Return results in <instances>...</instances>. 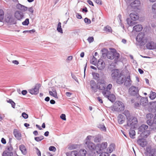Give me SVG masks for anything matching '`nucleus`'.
Instances as JSON below:
<instances>
[{
	"label": "nucleus",
	"mask_w": 156,
	"mask_h": 156,
	"mask_svg": "<svg viewBox=\"0 0 156 156\" xmlns=\"http://www.w3.org/2000/svg\"><path fill=\"white\" fill-rule=\"evenodd\" d=\"M105 81L103 80H100V81L98 82V83H97L98 84H105Z\"/></svg>",
	"instance_id": "nucleus-61"
},
{
	"label": "nucleus",
	"mask_w": 156,
	"mask_h": 156,
	"mask_svg": "<svg viewBox=\"0 0 156 156\" xmlns=\"http://www.w3.org/2000/svg\"><path fill=\"white\" fill-rule=\"evenodd\" d=\"M112 85L111 84H109L107 87H105V90H104L102 92H104L105 91H110V90L112 88Z\"/></svg>",
	"instance_id": "nucleus-42"
},
{
	"label": "nucleus",
	"mask_w": 156,
	"mask_h": 156,
	"mask_svg": "<svg viewBox=\"0 0 156 156\" xmlns=\"http://www.w3.org/2000/svg\"><path fill=\"white\" fill-rule=\"evenodd\" d=\"M4 12L3 10L0 9V20H3L4 18Z\"/></svg>",
	"instance_id": "nucleus-45"
},
{
	"label": "nucleus",
	"mask_w": 156,
	"mask_h": 156,
	"mask_svg": "<svg viewBox=\"0 0 156 156\" xmlns=\"http://www.w3.org/2000/svg\"><path fill=\"white\" fill-rule=\"evenodd\" d=\"M22 116L25 119H27L28 117V115L24 112L22 113Z\"/></svg>",
	"instance_id": "nucleus-54"
},
{
	"label": "nucleus",
	"mask_w": 156,
	"mask_h": 156,
	"mask_svg": "<svg viewBox=\"0 0 156 156\" xmlns=\"http://www.w3.org/2000/svg\"><path fill=\"white\" fill-rule=\"evenodd\" d=\"M125 118L122 114H119L118 117V121L120 124H122L124 122Z\"/></svg>",
	"instance_id": "nucleus-21"
},
{
	"label": "nucleus",
	"mask_w": 156,
	"mask_h": 156,
	"mask_svg": "<svg viewBox=\"0 0 156 156\" xmlns=\"http://www.w3.org/2000/svg\"><path fill=\"white\" fill-rule=\"evenodd\" d=\"M152 11L154 13H156V3L152 5Z\"/></svg>",
	"instance_id": "nucleus-46"
},
{
	"label": "nucleus",
	"mask_w": 156,
	"mask_h": 156,
	"mask_svg": "<svg viewBox=\"0 0 156 156\" xmlns=\"http://www.w3.org/2000/svg\"><path fill=\"white\" fill-rule=\"evenodd\" d=\"M102 94L105 97L107 98L112 102H113L115 101V96L112 94H111L110 91H106L102 92Z\"/></svg>",
	"instance_id": "nucleus-6"
},
{
	"label": "nucleus",
	"mask_w": 156,
	"mask_h": 156,
	"mask_svg": "<svg viewBox=\"0 0 156 156\" xmlns=\"http://www.w3.org/2000/svg\"><path fill=\"white\" fill-rule=\"evenodd\" d=\"M49 149L50 151H55L56 149L55 147L54 146H50L49 147Z\"/></svg>",
	"instance_id": "nucleus-56"
},
{
	"label": "nucleus",
	"mask_w": 156,
	"mask_h": 156,
	"mask_svg": "<svg viewBox=\"0 0 156 156\" xmlns=\"http://www.w3.org/2000/svg\"><path fill=\"white\" fill-rule=\"evenodd\" d=\"M13 134L15 137L18 140H20L21 139V134L20 132L17 129H15L13 131Z\"/></svg>",
	"instance_id": "nucleus-16"
},
{
	"label": "nucleus",
	"mask_w": 156,
	"mask_h": 156,
	"mask_svg": "<svg viewBox=\"0 0 156 156\" xmlns=\"http://www.w3.org/2000/svg\"><path fill=\"white\" fill-rule=\"evenodd\" d=\"M101 153H99L100 154L99 156H108V153L105 152L101 151Z\"/></svg>",
	"instance_id": "nucleus-50"
},
{
	"label": "nucleus",
	"mask_w": 156,
	"mask_h": 156,
	"mask_svg": "<svg viewBox=\"0 0 156 156\" xmlns=\"http://www.w3.org/2000/svg\"><path fill=\"white\" fill-rule=\"evenodd\" d=\"M13 153L12 152H7L4 151L2 154V156H12Z\"/></svg>",
	"instance_id": "nucleus-35"
},
{
	"label": "nucleus",
	"mask_w": 156,
	"mask_h": 156,
	"mask_svg": "<svg viewBox=\"0 0 156 156\" xmlns=\"http://www.w3.org/2000/svg\"><path fill=\"white\" fill-rule=\"evenodd\" d=\"M118 106L117 108L118 109V111H121L124 109V106L123 104L120 101H118L117 102Z\"/></svg>",
	"instance_id": "nucleus-25"
},
{
	"label": "nucleus",
	"mask_w": 156,
	"mask_h": 156,
	"mask_svg": "<svg viewBox=\"0 0 156 156\" xmlns=\"http://www.w3.org/2000/svg\"><path fill=\"white\" fill-rule=\"evenodd\" d=\"M156 156V149H152L151 147H146V151L144 153V156Z\"/></svg>",
	"instance_id": "nucleus-4"
},
{
	"label": "nucleus",
	"mask_w": 156,
	"mask_h": 156,
	"mask_svg": "<svg viewBox=\"0 0 156 156\" xmlns=\"http://www.w3.org/2000/svg\"><path fill=\"white\" fill-rule=\"evenodd\" d=\"M7 149L9 151H11L13 150V148L11 144H8L7 146Z\"/></svg>",
	"instance_id": "nucleus-52"
},
{
	"label": "nucleus",
	"mask_w": 156,
	"mask_h": 156,
	"mask_svg": "<svg viewBox=\"0 0 156 156\" xmlns=\"http://www.w3.org/2000/svg\"><path fill=\"white\" fill-rule=\"evenodd\" d=\"M101 140V138L100 136L98 135L96 136L94 138V141L95 142H99Z\"/></svg>",
	"instance_id": "nucleus-40"
},
{
	"label": "nucleus",
	"mask_w": 156,
	"mask_h": 156,
	"mask_svg": "<svg viewBox=\"0 0 156 156\" xmlns=\"http://www.w3.org/2000/svg\"><path fill=\"white\" fill-rule=\"evenodd\" d=\"M108 144L106 142L103 143L100 145V149L98 151H97V152L98 153H100L101 151L105 149L107 147Z\"/></svg>",
	"instance_id": "nucleus-22"
},
{
	"label": "nucleus",
	"mask_w": 156,
	"mask_h": 156,
	"mask_svg": "<svg viewBox=\"0 0 156 156\" xmlns=\"http://www.w3.org/2000/svg\"><path fill=\"white\" fill-rule=\"evenodd\" d=\"M90 85L92 90L94 93L97 92L98 90V84L94 80H91L90 81Z\"/></svg>",
	"instance_id": "nucleus-9"
},
{
	"label": "nucleus",
	"mask_w": 156,
	"mask_h": 156,
	"mask_svg": "<svg viewBox=\"0 0 156 156\" xmlns=\"http://www.w3.org/2000/svg\"><path fill=\"white\" fill-rule=\"evenodd\" d=\"M93 1L98 4L101 5L102 4L101 0H93Z\"/></svg>",
	"instance_id": "nucleus-58"
},
{
	"label": "nucleus",
	"mask_w": 156,
	"mask_h": 156,
	"mask_svg": "<svg viewBox=\"0 0 156 156\" xmlns=\"http://www.w3.org/2000/svg\"><path fill=\"white\" fill-rule=\"evenodd\" d=\"M147 123L149 125L151 126H154V123L153 120H152L151 119H148L147 121Z\"/></svg>",
	"instance_id": "nucleus-38"
},
{
	"label": "nucleus",
	"mask_w": 156,
	"mask_h": 156,
	"mask_svg": "<svg viewBox=\"0 0 156 156\" xmlns=\"http://www.w3.org/2000/svg\"><path fill=\"white\" fill-rule=\"evenodd\" d=\"M155 44L153 41L148 42L146 44V47L147 49L150 50L154 49Z\"/></svg>",
	"instance_id": "nucleus-17"
},
{
	"label": "nucleus",
	"mask_w": 156,
	"mask_h": 156,
	"mask_svg": "<svg viewBox=\"0 0 156 156\" xmlns=\"http://www.w3.org/2000/svg\"><path fill=\"white\" fill-rule=\"evenodd\" d=\"M27 9H28V11L32 14L33 13L34 10V8L33 7H31L28 8Z\"/></svg>",
	"instance_id": "nucleus-55"
},
{
	"label": "nucleus",
	"mask_w": 156,
	"mask_h": 156,
	"mask_svg": "<svg viewBox=\"0 0 156 156\" xmlns=\"http://www.w3.org/2000/svg\"><path fill=\"white\" fill-rule=\"evenodd\" d=\"M29 24V19H26L25 20L22 22V24L23 25L27 26Z\"/></svg>",
	"instance_id": "nucleus-47"
},
{
	"label": "nucleus",
	"mask_w": 156,
	"mask_h": 156,
	"mask_svg": "<svg viewBox=\"0 0 156 156\" xmlns=\"http://www.w3.org/2000/svg\"><path fill=\"white\" fill-rule=\"evenodd\" d=\"M60 118L63 120H66V115L64 114H62L60 116Z\"/></svg>",
	"instance_id": "nucleus-60"
},
{
	"label": "nucleus",
	"mask_w": 156,
	"mask_h": 156,
	"mask_svg": "<svg viewBox=\"0 0 156 156\" xmlns=\"http://www.w3.org/2000/svg\"><path fill=\"white\" fill-rule=\"evenodd\" d=\"M41 85L40 83H37L35 86L34 88L29 90V92L32 94L36 95L39 92V89Z\"/></svg>",
	"instance_id": "nucleus-7"
},
{
	"label": "nucleus",
	"mask_w": 156,
	"mask_h": 156,
	"mask_svg": "<svg viewBox=\"0 0 156 156\" xmlns=\"http://www.w3.org/2000/svg\"><path fill=\"white\" fill-rule=\"evenodd\" d=\"M16 7L18 9H19L24 12L27 11L28 9L27 7L22 5L20 3L17 4L16 6Z\"/></svg>",
	"instance_id": "nucleus-23"
},
{
	"label": "nucleus",
	"mask_w": 156,
	"mask_h": 156,
	"mask_svg": "<svg viewBox=\"0 0 156 156\" xmlns=\"http://www.w3.org/2000/svg\"><path fill=\"white\" fill-rule=\"evenodd\" d=\"M148 126L145 124H142L139 128V130L140 131L143 132L146 130L148 129Z\"/></svg>",
	"instance_id": "nucleus-30"
},
{
	"label": "nucleus",
	"mask_w": 156,
	"mask_h": 156,
	"mask_svg": "<svg viewBox=\"0 0 156 156\" xmlns=\"http://www.w3.org/2000/svg\"><path fill=\"white\" fill-rule=\"evenodd\" d=\"M135 107V108H137V107H139L140 105V102H136L134 104Z\"/></svg>",
	"instance_id": "nucleus-62"
},
{
	"label": "nucleus",
	"mask_w": 156,
	"mask_h": 156,
	"mask_svg": "<svg viewBox=\"0 0 156 156\" xmlns=\"http://www.w3.org/2000/svg\"><path fill=\"white\" fill-rule=\"evenodd\" d=\"M149 97L152 100L154 99L156 97V93L151 91Z\"/></svg>",
	"instance_id": "nucleus-33"
},
{
	"label": "nucleus",
	"mask_w": 156,
	"mask_h": 156,
	"mask_svg": "<svg viewBox=\"0 0 156 156\" xmlns=\"http://www.w3.org/2000/svg\"><path fill=\"white\" fill-rule=\"evenodd\" d=\"M105 84H98V89L105 90Z\"/></svg>",
	"instance_id": "nucleus-32"
},
{
	"label": "nucleus",
	"mask_w": 156,
	"mask_h": 156,
	"mask_svg": "<svg viewBox=\"0 0 156 156\" xmlns=\"http://www.w3.org/2000/svg\"><path fill=\"white\" fill-rule=\"evenodd\" d=\"M153 117V115L151 113L148 114L146 115L147 118L148 119H151Z\"/></svg>",
	"instance_id": "nucleus-51"
},
{
	"label": "nucleus",
	"mask_w": 156,
	"mask_h": 156,
	"mask_svg": "<svg viewBox=\"0 0 156 156\" xmlns=\"http://www.w3.org/2000/svg\"><path fill=\"white\" fill-rule=\"evenodd\" d=\"M131 80L130 79V76H128L126 78L125 77V80L124 82V84L126 86H130L131 84Z\"/></svg>",
	"instance_id": "nucleus-26"
},
{
	"label": "nucleus",
	"mask_w": 156,
	"mask_h": 156,
	"mask_svg": "<svg viewBox=\"0 0 156 156\" xmlns=\"http://www.w3.org/2000/svg\"><path fill=\"white\" fill-rule=\"evenodd\" d=\"M14 16L17 20H21L24 17L23 13L19 11H16L14 13Z\"/></svg>",
	"instance_id": "nucleus-11"
},
{
	"label": "nucleus",
	"mask_w": 156,
	"mask_h": 156,
	"mask_svg": "<svg viewBox=\"0 0 156 156\" xmlns=\"http://www.w3.org/2000/svg\"><path fill=\"white\" fill-rule=\"evenodd\" d=\"M125 80V77L121 74V75L120 76L117 78L116 82L119 84H121L124 82Z\"/></svg>",
	"instance_id": "nucleus-20"
},
{
	"label": "nucleus",
	"mask_w": 156,
	"mask_h": 156,
	"mask_svg": "<svg viewBox=\"0 0 156 156\" xmlns=\"http://www.w3.org/2000/svg\"><path fill=\"white\" fill-rule=\"evenodd\" d=\"M84 21L87 24H90L91 23L90 20L87 18H85L84 19Z\"/></svg>",
	"instance_id": "nucleus-53"
},
{
	"label": "nucleus",
	"mask_w": 156,
	"mask_h": 156,
	"mask_svg": "<svg viewBox=\"0 0 156 156\" xmlns=\"http://www.w3.org/2000/svg\"><path fill=\"white\" fill-rule=\"evenodd\" d=\"M137 143L139 145L142 147H145L147 144L145 140L143 138L138 139Z\"/></svg>",
	"instance_id": "nucleus-14"
},
{
	"label": "nucleus",
	"mask_w": 156,
	"mask_h": 156,
	"mask_svg": "<svg viewBox=\"0 0 156 156\" xmlns=\"http://www.w3.org/2000/svg\"><path fill=\"white\" fill-rule=\"evenodd\" d=\"M87 40L90 43L94 41V39L93 37H89L87 39Z\"/></svg>",
	"instance_id": "nucleus-57"
},
{
	"label": "nucleus",
	"mask_w": 156,
	"mask_h": 156,
	"mask_svg": "<svg viewBox=\"0 0 156 156\" xmlns=\"http://www.w3.org/2000/svg\"><path fill=\"white\" fill-rule=\"evenodd\" d=\"M57 30L58 32H60L61 33H63V31L62 29L61 28L57 27Z\"/></svg>",
	"instance_id": "nucleus-63"
},
{
	"label": "nucleus",
	"mask_w": 156,
	"mask_h": 156,
	"mask_svg": "<svg viewBox=\"0 0 156 156\" xmlns=\"http://www.w3.org/2000/svg\"><path fill=\"white\" fill-rule=\"evenodd\" d=\"M114 149V147L113 145L112 144L110 145L108 148L107 150H108V152L109 153H111L113 151V149Z\"/></svg>",
	"instance_id": "nucleus-43"
},
{
	"label": "nucleus",
	"mask_w": 156,
	"mask_h": 156,
	"mask_svg": "<svg viewBox=\"0 0 156 156\" xmlns=\"http://www.w3.org/2000/svg\"><path fill=\"white\" fill-rule=\"evenodd\" d=\"M150 131L149 130H146L142 132L140 134L141 137L144 138H147V136L150 134Z\"/></svg>",
	"instance_id": "nucleus-27"
},
{
	"label": "nucleus",
	"mask_w": 156,
	"mask_h": 156,
	"mask_svg": "<svg viewBox=\"0 0 156 156\" xmlns=\"http://www.w3.org/2000/svg\"><path fill=\"white\" fill-rule=\"evenodd\" d=\"M5 20L6 22L10 24H15L16 23V21L15 19L10 14H8L5 16Z\"/></svg>",
	"instance_id": "nucleus-8"
},
{
	"label": "nucleus",
	"mask_w": 156,
	"mask_h": 156,
	"mask_svg": "<svg viewBox=\"0 0 156 156\" xmlns=\"http://www.w3.org/2000/svg\"><path fill=\"white\" fill-rule=\"evenodd\" d=\"M86 151L84 149L81 150L80 151V153L81 156H85L86 154Z\"/></svg>",
	"instance_id": "nucleus-48"
},
{
	"label": "nucleus",
	"mask_w": 156,
	"mask_h": 156,
	"mask_svg": "<svg viewBox=\"0 0 156 156\" xmlns=\"http://www.w3.org/2000/svg\"><path fill=\"white\" fill-rule=\"evenodd\" d=\"M104 30L108 32H112L111 27L109 26H107L104 27Z\"/></svg>",
	"instance_id": "nucleus-34"
},
{
	"label": "nucleus",
	"mask_w": 156,
	"mask_h": 156,
	"mask_svg": "<svg viewBox=\"0 0 156 156\" xmlns=\"http://www.w3.org/2000/svg\"><path fill=\"white\" fill-rule=\"evenodd\" d=\"M139 90L137 87L132 86L129 90V93L130 95L132 96H137L139 95Z\"/></svg>",
	"instance_id": "nucleus-5"
},
{
	"label": "nucleus",
	"mask_w": 156,
	"mask_h": 156,
	"mask_svg": "<svg viewBox=\"0 0 156 156\" xmlns=\"http://www.w3.org/2000/svg\"><path fill=\"white\" fill-rule=\"evenodd\" d=\"M93 76L95 80H99L100 77V75L99 73H92Z\"/></svg>",
	"instance_id": "nucleus-39"
},
{
	"label": "nucleus",
	"mask_w": 156,
	"mask_h": 156,
	"mask_svg": "<svg viewBox=\"0 0 156 156\" xmlns=\"http://www.w3.org/2000/svg\"><path fill=\"white\" fill-rule=\"evenodd\" d=\"M140 5V1L138 0H135L133 2L131 3L130 5L133 9H138Z\"/></svg>",
	"instance_id": "nucleus-13"
},
{
	"label": "nucleus",
	"mask_w": 156,
	"mask_h": 156,
	"mask_svg": "<svg viewBox=\"0 0 156 156\" xmlns=\"http://www.w3.org/2000/svg\"><path fill=\"white\" fill-rule=\"evenodd\" d=\"M147 103V100L144 98H142L140 101V104L141 105L145 106Z\"/></svg>",
	"instance_id": "nucleus-29"
},
{
	"label": "nucleus",
	"mask_w": 156,
	"mask_h": 156,
	"mask_svg": "<svg viewBox=\"0 0 156 156\" xmlns=\"http://www.w3.org/2000/svg\"><path fill=\"white\" fill-rule=\"evenodd\" d=\"M98 127L101 129L103 131H106L105 127L104 125H100Z\"/></svg>",
	"instance_id": "nucleus-49"
},
{
	"label": "nucleus",
	"mask_w": 156,
	"mask_h": 156,
	"mask_svg": "<svg viewBox=\"0 0 156 156\" xmlns=\"http://www.w3.org/2000/svg\"><path fill=\"white\" fill-rule=\"evenodd\" d=\"M20 150L21 151L22 153L24 155L26 154L27 153V150L25 146L23 144H21L19 146Z\"/></svg>",
	"instance_id": "nucleus-28"
},
{
	"label": "nucleus",
	"mask_w": 156,
	"mask_h": 156,
	"mask_svg": "<svg viewBox=\"0 0 156 156\" xmlns=\"http://www.w3.org/2000/svg\"><path fill=\"white\" fill-rule=\"evenodd\" d=\"M43 139L44 136H41L39 137H35L34 138L35 140L37 142L40 141Z\"/></svg>",
	"instance_id": "nucleus-44"
},
{
	"label": "nucleus",
	"mask_w": 156,
	"mask_h": 156,
	"mask_svg": "<svg viewBox=\"0 0 156 156\" xmlns=\"http://www.w3.org/2000/svg\"><path fill=\"white\" fill-rule=\"evenodd\" d=\"M76 17L77 19H81L82 18V17L81 15L80 14L78 13H77L76 14Z\"/></svg>",
	"instance_id": "nucleus-64"
},
{
	"label": "nucleus",
	"mask_w": 156,
	"mask_h": 156,
	"mask_svg": "<svg viewBox=\"0 0 156 156\" xmlns=\"http://www.w3.org/2000/svg\"><path fill=\"white\" fill-rule=\"evenodd\" d=\"M144 37L145 34L143 32L140 33L136 37V40L140 43L141 46L144 45L147 42V40Z\"/></svg>",
	"instance_id": "nucleus-3"
},
{
	"label": "nucleus",
	"mask_w": 156,
	"mask_h": 156,
	"mask_svg": "<svg viewBox=\"0 0 156 156\" xmlns=\"http://www.w3.org/2000/svg\"><path fill=\"white\" fill-rule=\"evenodd\" d=\"M105 64L104 61L102 59H99L97 64V68L100 70H101L104 69L105 67Z\"/></svg>",
	"instance_id": "nucleus-15"
},
{
	"label": "nucleus",
	"mask_w": 156,
	"mask_h": 156,
	"mask_svg": "<svg viewBox=\"0 0 156 156\" xmlns=\"http://www.w3.org/2000/svg\"><path fill=\"white\" fill-rule=\"evenodd\" d=\"M122 74L120 73L119 71L117 69H115L112 71L111 76L113 79H117Z\"/></svg>",
	"instance_id": "nucleus-12"
},
{
	"label": "nucleus",
	"mask_w": 156,
	"mask_h": 156,
	"mask_svg": "<svg viewBox=\"0 0 156 156\" xmlns=\"http://www.w3.org/2000/svg\"><path fill=\"white\" fill-rule=\"evenodd\" d=\"M123 113L126 116V119H129V117L132 116L130 115L129 112L128 110H125Z\"/></svg>",
	"instance_id": "nucleus-37"
},
{
	"label": "nucleus",
	"mask_w": 156,
	"mask_h": 156,
	"mask_svg": "<svg viewBox=\"0 0 156 156\" xmlns=\"http://www.w3.org/2000/svg\"><path fill=\"white\" fill-rule=\"evenodd\" d=\"M66 154L67 156H78L77 152L76 151H72L70 152H67Z\"/></svg>",
	"instance_id": "nucleus-31"
},
{
	"label": "nucleus",
	"mask_w": 156,
	"mask_h": 156,
	"mask_svg": "<svg viewBox=\"0 0 156 156\" xmlns=\"http://www.w3.org/2000/svg\"><path fill=\"white\" fill-rule=\"evenodd\" d=\"M51 89L52 91H49V94L55 98H58V97L55 89L54 87H51Z\"/></svg>",
	"instance_id": "nucleus-19"
},
{
	"label": "nucleus",
	"mask_w": 156,
	"mask_h": 156,
	"mask_svg": "<svg viewBox=\"0 0 156 156\" xmlns=\"http://www.w3.org/2000/svg\"><path fill=\"white\" fill-rule=\"evenodd\" d=\"M85 146L86 148L90 150H93L95 149V145L93 143L89 141H86L85 143Z\"/></svg>",
	"instance_id": "nucleus-10"
},
{
	"label": "nucleus",
	"mask_w": 156,
	"mask_h": 156,
	"mask_svg": "<svg viewBox=\"0 0 156 156\" xmlns=\"http://www.w3.org/2000/svg\"><path fill=\"white\" fill-rule=\"evenodd\" d=\"M143 27L140 24H138L135 25L133 27V30L136 32H140L142 30Z\"/></svg>",
	"instance_id": "nucleus-24"
},
{
	"label": "nucleus",
	"mask_w": 156,
	"mask_h": 156,
	"mask_svg": "<svg viewBox=\"0 0 156 156\" xmlns=\"http://www.w3.org/2000/svg\"><path fill=\"white\" fill-rule=\"evenodd\" d=\"M97 58L94 56H93L90 63L91 64L95 66L97 63Z\"/></svg>",
	"instance_id": "nucleus-41"
},
{
	"label": "nucleus",
	"mask_w": 156,
	"mask_h": 156,
	"mask_svg": "<svg viewBox=\"0 0 156 156\" xmlns=\"http://www.w3.org/2000/svg\"><path fill=\"white\" fill-rule=\"evenodd\" d=\"M71 76H72V78L73 79H74L77 82H78V81L77 80V77H76V76L75 75L71 73Z\"/></svg>",
	"instance_id": "nucleus-59"
},
{
	"label": "nucleus",
	"mask_w": 156,
	"mask_h": 156,
	"mask_svg": "<svg viewBox=\"0 0 156 156\" xmlns=\"http://www.w3.org/2000/svg\"><path fill=\"white\" fill-rule=\"evenodd\" d=\"M131 19L133 21L138 20L139 18V16L137 13L135 12H133L129 15Z\"/></svg>",
	"instance_id": "nucleus-18"
},
{
	"label": "nucleus",
	"mask_w": 156,
	"mask_h": 156,
	"mask_svg": "<svg viewBox=\"0 0 156 156\" xmlns=\"http://www.w3.org/2000/svg\"><path fill=\"white\" fill-rule=\"evenodd\" d=\"M107 58L110 59H114L115 62H117L119 58V54L117 52L115 49L113 51L108 52L107 55Z\"/></svg>",
	"instance_id": "nucleus-1"
},
{
	"label": "nucleus",
	"mask_w": 156,
	"mask_h": 156,
	"mask_svg": "<svg viewBox=\"0 0 156 156\" xmlns=\"http://www.w3.org/2000/svg\"><path fill=\"white\" fill-rule=\"evenodd\" d=\"M127 123L126 125H125L126 129L128 128V127H130L131 128L134 127L135 125L137 123V120L136 118L133 116L129 117V119H127Z\"/></svg>",
	"instance_id": "nucleus-2"
},
{
	"label": "nucleus",
	"mask_w": 156,
	"mask_h": 156,
	"mask_svg": "<svg viewBox=\"0 0 156 156\" xmlns=\"http://www.w3.org/2000/svg\"><path fill=\"white\" fill-rule=\"evenodd\" d=\"M129 135L130 137L132 138H134V136L135 135V132L133 130H130L129 131Z\"/></svg>",
	"instance_id": "nucleus-36"
}]
</instances>
